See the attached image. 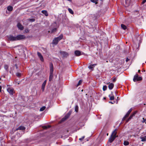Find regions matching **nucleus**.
I'll return each mask as SVG.
<instances>
[{
	"mask_svg": "<svg viewBox=\"0 0 146 146\" xmlns=\"http://www.w3.org/2000/svg\"><path fill=\"white\" fill-rule=\"evenodd\" d=\"M13 7L12 6H8L7 7V9L9 11H12Z\"/></svg>",
	"mask_w": 146,
	"mask_h": 146,
	"instance_id": "obj_21",
	"label": "nucleus"
},
{
	"mask_svg": "<svg viewBox=\"0 0 146 146\" xmlns=\"http://www.w3.org/2000/svg\"><path fill=\"white\" fill-rule=\"evenodd\" d=\"M53 65L52 63H51L50 64V72H53Z\"/></svg>",
	"mask_w": 146,
	"mask_h": 146,
	"instance_id": "obj_19",
	"label": "nucleus"
},
{
	"mask_svg": "<svg viewBox=\"0 0 146 146\" xmlns=\"http://www.w3.org/2000/svg\"><path fill=\"white\" fill-rule=\"evenodd\" d=\"M132 110V109L131 108L127 112V113L125 115L126 116H127L128 117L129 116L130 113L131 111Z\"/></svg>",
	"mask_w": 146,
	"mask_h": 146,
	"instance_id": "obj_22",
	"label": "nucleus"
},
{
	"mask_svg": "<svg viewBox=\"0 0 146 146\" xmlns=\"http://www.w3.org/2000/svg\"><path fill=\"white\" fill-rule=\"evenodd\" d=\"M121 27L124 30H125L127 28L126 26L123 24H121Z\"/></svg>",
	"mask_w": 146,
	"mask_h": 146,
	"instance_id": "obj_24",
	"label": "nucleus"
},
{
	"mask_svg": "<svg viewBox=\"0 0 146 146\" xmlns=\"http://www.w3.org/2000/svg\"><path fill=\"white\" fill-rule=\"evenodd\" d=\"M127 117V116H126V115H125V116L123 117V118L122 119V120H125V118Z\"/></svg>",
	"mask_w": 146,
	"mask_h": 146,
	"instance_id": "obj_39",
	"label": "nucleus"
},
{
	"mask_svg": "<svg viewBox=\"0 0 146 146\" xmlns=\"http://www.w3.org/2000/svg\"><path fill=\"white\" fill-rule=\"evenodd\" d=\"M46 108V107L44 106L41 107L40 109V111H42L44 110Z\"/></svg>",
	"mask_w": 146,
	"mask_h": 146,
	"instance_id": "obj_30",
	"label": "nucleus"
},
{
	"mask_svg": "<svg viewBox=\"0 0 146 146\" xmlns=\"http://www.w3.org/2000/svg\"><path fill=\"white\" fill-rule=\"evenodd\" d=\"M46 80H45L44 81V82L43 83H42V84H44L45 85H46Z\"/></svg>",
	"mask_w": 146,
	"mask_h": 146,
	"instance_id": "obj_42",
	"label": "nucleus"
},
{
	"mask_svg": "<svg viewBox=\"0 0 146 146\" xmlns=\"http://www.w3.org/2000/svg\"><path fill=\"white\" fill-rule=\"evenodd\" d=\"M111 95L110 94L109 95V97L110 98V100H113L114 99V97L113 96H112L113 94V92H111Z\"/></svg>",
	"mask_w": 146,
	"mask_h": 146,
	"instance_id": "obj_18",
	"label": "nucleus"
},
{
	"mask_svg": "<svg viewBox=\"0 0 146 146\" xmlns=\"http://www.w3.org/2000/svg\"><path fill=\"white\" fill-rule=\"evenodd\" d=\"M45 129H47V128L46 126H45Z\"/></svg>",
	"mask_w": 146,
	"mask_h": 146,
	"instance_id": "obj_50",
	"label": "nucleus"
},
{
	"mask_svg": "<svg viewBox=\"0 0 146 146\" xmlns=\"http://www.w3.org/2000/svg\"><path fill=\"white\" fill-rule=\"evenodd\" d=\"M137 113V111H135L133 113L130 115V116H129L128 119L127 121V122H128V121H129L132 118V117L135 116V115L136 113Z\"/></svg>",
	"mask_w": 146,
	"mask_h": 146,
	"instance_id": "obj_10",
	"label": "nucleus"
},
{
	"mask_svg": "<svg viewBox=\"0 0 146 146\" xmlns=\"http://www.w3.org/2000/svg\"><path fill=\"white\" fill-rule=\"evenodd\" d=\"M70 115V114L68 113L67 115H65V116L61 120V122H63L66 120L69 117Z\"/></svg>",
	"mask_w": 146,
	"mask_h": 146,
	"instance_id": "obj_8",
	"label": "nucleus"
},
{
	"mask_svg": "<svg viewBox=\"0 0 146 146\" xmlns=\"http://www.w3.org/2000/svg\"><path fill=\"white\" fill-rule=\"evenodd\" d=\"M68 11L69 12V13L72 14H74V12L71 9L68 8Z\"/></svg>",
	"mask_w": 146,
	"mask_h": 146,
	"instance_id": "obj_25",
	"label": "nucleus"
},
{
	"mask_svg": "<svg viewBox=\"0 0 146 146\" xmlns=\"http://www.w3.org/2000/svg\"><path fill=\"white\" fill-rule=\"evenodd\" d=\"M46 85L44 84H42V88L41 89L42 90V91L43 92L44 90L45 87Z\"/></svg>",
	"mask_w": 146,
	"mask_h": 146,
	"instance_id": "obj_27",
	"label": "nucleus"
},
{
	"mask_svg": "<svg viewBox=\"0 0 146 146\" xmlns=\"http://www.w3.org/2000/svg\"><path fill=\"white\" fill-rule=\"evenodd\" d=\"M78 106L77 105H76L75 108V111L76 112H78Z\"/></svg>",
	"mask_w": 146,
	"mask_h": 146,
	"instance_id": "obj_29",
	"label": "nucleus"
},
{
	"mask_svg": "<svg viewBox=\"0 0 146 146\" xmlns=\"http://www.w3.org/2000/svg\"><path fill=\"white\" fill-rule=\"evenodd\" d=\"M107 89V86L105 85L103 86V91H105Z\"/></svg>",
	"mask_w": 146,
	"mask_h": 146,
	"instance_id": "obj_32",
	"label": "nucleus"
},
{
	"mask_svg": "<svg viewBox=\"0 0 146 146\" xmlns=\"http://www.w3.org/2000/svg\"><path fill=\"white\" fill-rule=\"evenodd\" d=\"M146 2V0H143L142 2V4H143L144 3H145Z\"/></svg>",
	"mask_w": 146,
	"mask_h": 146,
	"instance_id": "obj_40",
	"label": "nucleus"
},
{
	"mask_svg": "<svg viewBox=\"0 0 146 146\" xmlns=\"http://www.w3.org/2000/svg\"><path fill=\"white\" fill-rule=\"evenodd\" d=\"M9 40L11 41H16L17 38L16 36H14L13 35H9L8 36Z\"/></svg>",
	"mask_w": 146,
	"mask_h": 146,
	"instance_id": "obj_6",
	"label": "nucleus"
},
{
	"mask_svg": "<svg viewBox=\"0 0 146 146\" xmlns=\"http://www.w3.org/2000/svg\"><path fill=\"white\" fill-rule=\"evenodd\" d=\"M144 105H145V104H144Z\"/></svg>",
	"mask_w": 146,
	"mask_h": 146,
	"instance_id": "obj_54",
	"label": "nucleus"
},
{
	"mask_svg": "<svg viewBox=\"0 0 146 146\" xmlns=\"http://www.w3.org/2000/svg\"><path fill=\"white\" fill-rule=\"evenodd\" d=\"M142 78L141 77L139 76V75L137 74H136L134 76L133 79L134 82H136L139 81L141 80Z\"/></svg>",
	"mask_w": 146,
	"mask_h": 146,
	"instance_id": "obj_3",
	"label": "nucleus"
},
{
	"mask_svg": "<svg viewBox=\"0 0 146 146\" xmlns=\"http://www.w3.org/2000/svg\"><path fill=\"white\" fill-rule=\"evenodd\" d=\"M56 28H54V29H52V33L54 32H55V31H56Z\"/></svg>",
	"mask_w": 146,
	"mask_h": 146,
	"instance_id": "obj_35",
	"label": "nucleus"
},
{
	"mask_svg": "<svg viewBox=\"0 0 146 146\" xmlns=\"http://www.w3.org/2000/svg\"><path fill=\"white\" fill-rule=\"evenodd\" d=\"M46 80H45L44 81V82L43 83H42V84H44L45 85H46Z\"/></svg>",
	"mask_w": 146,
	"mask_h": 146,
	"instance_id": "obj_43",
	"label": "nucleus"
},
{
	"mask_svg": "<svg viewBox=\"0 0 146 146\" xmlns=\"http://www.w3.org/2000/svg\"><path fill=\"white\" fill-rule=\"evenodd\" d=\"M17 27L19 29L21 30H22L23 29L24 27L20 23L17 24Z\"/></svg>",
	"mask_w": 146,
	"mask_h": 146,
	"instance_id": "obj_11",
	"label": "nucleus"
},
{
	"mask_svg": "<svg viewBox=\"0 0 146 146\" xmlns=\"http://www.w3.org/2000/svg\"><path fill=\"white\" fill-rule=\"evenodd\" d=\"M2 89V86H0V92H1V90Z\"/></svg>",
	"mask_w": 146,
	"mask_h": 146,
	"instance_id": "obj_47",
	"label": "nucleus"
},
{
	"mask_svg": "<svg viewBox=\"0 0 146 146\" xmlns=\"http://www.w3.org/2000/svg\"><path fill=\"white\" fill-rule=\"evenodd\" d=\"M146 121V119H144V118H143V120L142 121V122L144 123Z\"/></svg>",
	"mask_w": 146,
	"mask_h": 146,
	"instance_id": "obj_38",
	"label": "nucleus"
},
{
	"mask_svg": "<svg viewBox=\"0 0 146 146\" xmlns=\"http://www.w3.org/2000/svg\"><path fill=\"white\" fill-rule=\"evenodd\" d=\"M29 20L31 22H33L35 21V19H30Z\"/></svg>",
	"mask_w": 146,
	"mask_h": 146,
	"instance_id": "obj_34",
	"label": "nucleus"
},
{
	"mask_svg": "<svg viewBox=\"0 0 146 146\" xmlns=\"http://www.w3.org/2000/svg\"><path fill=\"white\" fill-rule=\"evenodd\" d=\"M114 87V84L112 83L110 84L108 86L109 89L110 90H112Z\"/></svg>",
	"mask_w": 146,
	"mask_h": 146,
	"instance_id": "obj_17",
	"label": "nucleus"
},
{
	"mask_svg": "<svg viewBox=\"0 0 146 146\" xmlns=\"http://www.w3.org/2000/svg\"><path fill=\"white\" fill-rule=\"evenodd\" d=\"M98 0H91V1L94 3H95L96 4L98 3L97 2Z\"/></svg>",
	"mask_w": 146,
	"mask_h": 146,
	"instance_id": "obj_31",
	"label": "nucleus"
},
{
	"mask_svg": "<svg viewBox=\"0 0 146 146\" xmlns=\"http://www.w3.org/2000/svg\"><path fill=\"white\" fill-rule=\"evenodd\" d=\"M116 80V78H114L113 79V82H115Z\"/></svg>",
	"mask_w": 146,
	"mask_h": 146,
	"instance_id": "obj_44",
	"label": "nucleus"
},
{
	"mask_svg": "<svg viewBox=\"0 0 146 146\" xmlns=\"http://www.w3.org/2000/svg\"><path fill=\"white\" fill-rule=\"evenodd\" d=\"M141 141H146V136H144V137H141Z\"/></svg>",
	"mask_w": 146,
	"mask_h": 146,
	"instance_id": "obj_23",
	"label": "nucleus"
},
{
	"mask_svg": "<svg viewBox=\"0 0 146 146\" xmlns=\"http://www.w3.org/2000/svg\"><path fill=\"white\" fill-rule=\"evenodd\" d=\"M41 13L45 15L46 16H47L48 15V14L46 10H42L41 11Z\"/></svg>",
	"mask_w": 146,
	"mask_h": 146,
	"instance_id": "obj_20",
	"label": "nucleus"
},
{
	"mask_svg": "<svg viewBox=\"0 0 146 146\" xmlns=\"http://www.w3.org/2000/svg\"><path fill=\"white\" fill-rule=\"evenodd\" d=\"M4 68L6 70H7L8 68V66L7 65H5Z\"/></svg>",
	"mask_w": 146,
	"mask_h": 146,
	"instance_id": "obj_37",
	"label": "nucleus"
},
{
	"mask_svg": "<svg viewBox=\"0 0 146 146\" xmlns=\"http://www.w3.org/2000/svg\"><path fill=\"white\" fill-rule=\"evenodd\" d=\"M37 55L39 57V58H40V60L42 61H43L44 60V59L43 57V56L39 52H38L37 53Z\"/></svg>",
	"mask_w": 146,
	"mask_h": 146,
	"instance_id": "obj_12",
	"label": "nucleus"
},
{
	"mask_svg": "<svg viewBox=\"0 0 146 146\" xmlns=\"http://www.w3.org/2000/svg\"><path fill=\"white\" fill-rule=\"evenodd\" d=\"M116 129H115L112 133L110 137L108 140V141L111 143L112 142L115 138L116 137Z\"/></svg>",
	"mask_w": 146,
	"mask_h": 146,
	"instance_id": "obj_1",
	"label": "nucleus"
},
{
	"mask_svg": "<svg viewBox=\"0 0 146 146\" xmlns=\"http://www.w3.org/2000/svg\"><path fill=\"white\" fill-rule=\"evenodd\" d=\"M140 72V70H138V72L139 73V72Z\"/></svg>",
	"mask_w": 146,
	"mask_h": 146,
	"instance_id": "obj_49",
	"label": "nucleus"
},
{
	"mask_svg": "<svg viewBox=\"0 0 146 146\" xmlns=\"http://www.w3.org/2000/svg\"><path fill=\"white\" fill-rule=\"evenodd\" d=\"M135 38L137 40L139 41V43H141V42L142 38V35H140L139 36L138 33H137L135 36Z\"/></svg>",
	"mask_w": 146,
	"mask_h": 146,
	"instance_id": "obj_4",
	"label": "nucleus"
},
{
	"mask_svg": "<svg viewBox=\"0 0 146 146\" xmlns=\"http://www.w3.org/2000/svg\"><path fill=\"white\" fill-rule=\"evenodd\" d=\"M53 72H50V76L49 78V81H51L53 77Z\"/></svg>",
	"mask_w": 146,
	"mask_h": 146,
	"instance_id": "obj_16",
	"label": "nucleus"
},
{
	"mask_svg": "<svg viewBox=\"0 0 146 146\" xmlns=\"http://www.w3.org/2000/svg\"><path fill=\"white\" fill-rule=\"evenodd\" d=\"M109 103H110L112 104H113V103L112 102H109Z\"/></svg>",
	"mask_w": 146,
	"mask_h": 146,
	"instance_id": "obj_48",
	"label": "nucleus"
},
{
	"mask_svg": "<svg viewBox=\"0 0 146 146\" xmlns=\"http://www.w3.org/2000/svg\"><path fill=\"white\" fill-rule=\"evenodd\" d=\"M48 127H50V126H48Z\"/></svg>",
	"mask_w": 146,
	"mask_h": 146,
	"instance_id": "obj_51",
	"label": "nucleus"
},
{
	"mask_svg": "<svg viewBox=\"0 0 146 146\" xmlns=\"http://www.w3.org/2000/svg\"><path fill=\"white\" fill-rule=\"evenodd\" d=\"M129 60V59H128L127 58L126 60V62H127Z\"/></svg>",
	"mask_w": 146,
	"mask_h": 146,
	"instance_id": "obj_46",
	"label": "nucleus"
},
{
	"mask_svg": "<svg viewBox=\"0 0 146 146\" xmlns=\"http://www.w3.org/2000/svg\"><path fill=\"white\" fill-rule=\"evenodd\" d=\"M16 75L17 77H19L21 76V74L19 73H16Z\"/></svg>",
	"mask_w": 146,
	"mask_h": 146,
	"instance_id": "obj_33",
	"label": "nucleus"
},
{
	"mask_svg": "<svg viewBox=\"0 0 146 146\" xmlns=\"http://www.w3.org/2000/svg\"><path fill=\"white\" fill-rule=\"evenodd\" d=\"M15 68H16V69H18V67L17 66V65L16 64H15Z\"/></svg>",
	"mask_w": 146,
	"mask_h": 146,
	"instance_id": "obj_45",
	"label": "nucleus"
},
{
	"mask_svg": "<svg viewBox=\"0 0 146 146\" xmlns=\"http://www.w3.org/2000/svg\"><path fill=\"white\" fill-rule=\"evenodd\" d=\"M108 135V133H107V135Z\"/></svg>",
	"mask_w": 146,
	"mask_h": 146,
	"instance_id": "obj_52",
	"label": "nucleus"
},
{
	"mask_svg": "<svg viewBox=\"0 0 146 146\" xmlns=\"http://www.w3.org/2000/svg\"><path fill=\"white\" fill-rule=\"evenodd\" d=\"M60 52L64 58L67 57L68 56V54L66 52L63 51H60Z\"/></svg>",
	"mask_w": 146,
	"mask_h": 146,
	"instance_id": "obj_7",
	"label": "nucleus"
},
{
	"mask_svg": "<svg viewBox=\"0 0 146 146\" xmlns=\"http://www.w3.org/2000/svg\"><path fill=\"white\" fill-rule=\"evenodd\" d=\"M63 38V35H61L58 37L55 38L53 40L52 43L54 44H57L59 41L60 40Z\"/></svg>",
	"mask_w": 146,
	"mask_h": 146,
	"instance_id": "obj_2",
	"label": "nucleus"
},
{
	"mask_svg": "<svg viewBox=\"0 0 146 146\" xmlns=\"http://www.w3.org/2000/svg\"><path fill=\"white\" fill-rule=\"evenodd\" d=\"M104 98V99H106L105 98Z\"/></svg>",
	"mask_w": 146,
	"mask_h": 146,
	"instance_id": "obj_53",
	"label": "nucleus"
},
{
	"mask_svg": "<svg viewBox=\"0 0 146 146\" xmlns=\"http://www.w3.org/2000/svg\"><path fill=\"white\" fill-rule=\"evenodd\" d=\"M82 54H81V52L78 50H76L74 52V54L76 56H79L83 54V53H82Z\"/></svg>",
	"mask_w": 146,
	"mask_h": 146,
	"instance_id": "obj_9",
	"label": "nucleus"
},
{
	"mask_svg": "<svg viewBox=\"0 0 146 146\" xmlns=\"http://www.w3.org/2000/svg\"><path fill=\"white\" fill-rule=\"evenodd\" d=\"M25 127L24 126H21L16 129V130H25Z\"/></svg>",
	"mask_w": 146,
	"mask_h": 146,
	"instance_id": "obj_15",
	"label": "nucleus"
},
{
	"mask_svg": "<svg viewBox=\"0 0 146 146\" xmlns=\"http://www.w3.org/2000/svg\"><path fill=\"white\" fill-rule=\"evenodd\" d=\"M129 144V142L127 141H125L123 143V144L125 146L128 145Z\"/></svg>",
	"mask_w": 146,
	"mask_h": 146,
	"instance_id": "obj_26",
	"label": "nucleus"
},
{
	"mask_svg": "<svg viewBox=\"0 0 146 146\" xmlns=\"http://www.w3.org/2000/svg\"><path fill=\"white\" fill-rule=\"evenodd\" d=\"M97 65V64H90L88 66V68L92 70L95 67V66Z\"/></svg>",
	"mask_w": 146,
	"mask_h": 146,
	"instance_id": "obj_13",
	"label": "nucleus"
},
{
	"mask_svg": "<svg viewBox=\"0 0 146 146\" xmlns=\"http://www.w3.org/2000/svg\"><path fill=\"white\" fill-rule=\"evenodd\" d=\"M17 40L24 39L26 38V37L24 35H19L16 36Z\"/></svg>",
	"mask_w": 146,
	"mask_h": 146,
	"instance_id": "obj_5",
	"label": "nucleus"
},
{
	"mask_svg": "<svg viewBox=\"0 0 146 146\" xmlns=\"http://www.w3.org/2000/svg\"><path fill=\"white\" fill-rule=\"evenodd\" d=\"M25 31L26 33H27L29 32V31L28 29H25Z\"/></svg>",
	"mask_w": 146,
	"mask_h": 146,
	"instance_id": "obj_41",
	"label": "nucleus"
},
{
	"mask_svg": "<svg viewBox=\"0 0 146 146\" xmlns=\"http://www.w3.org/2000/svg\"><path fill=\"white\" fill-rule=\"evenodd\" d=\"M7 91L11 95H13V90L10 88H8L7 89Z\"/></svg>",
	"mask_w": 146,
	"mask_h": 146,
	"instance_id": "obj_14",
	"label": "nucleus"
},
{
	"mask_svg": "<svg viewBox=\"0 0 146 146\" xmlns=\"http://www.w3.org/2000/svg\"><path fill=\"white\" fill-rule=\"evenodd\" d=\"M84 136H83L81 138H80L79 140L80 141H82L84 139Z\"/></svg>",
	"mask_w": 146,
	"mask_h": 146,
	"instance_id": "obj_36",
	"label": "nucleus"
},
{
	"mask_svg": "<svg viewBox=\"0 0 146 146\" xmlns=\"http://www.w3.org/2000/svg\"><path fill=\"white\" fill-rule=\"evenodd\" d=\"M82 82V80H80L79 81V82H78V84L76 86L78 87V86H79L81 84Z\"/></svg>",
	"mask_w": 146,
	"mask_h": 146,
	"instance_id": "obj_28",
	"label": "nucleus"
}]
</instances>
